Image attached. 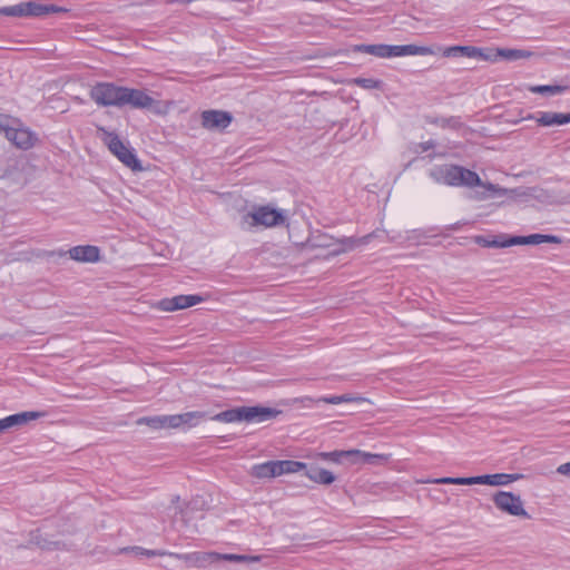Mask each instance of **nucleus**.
<instances>
[{
	"mask_svg": "<svg viewBox=\"0 0 570 570\" xmlns=\"http://www.w3.org/2000/svg\"><path fill=\"white\" fill-rule=\"evenodd\" d=\"M569 88L570 85H538L531 86L529 90L533 94L554 96L563 94Z\"/></svg>",
	"mask_w": 570,
	"mask_h": 570,
	"instance_id": "nucleus-30",
	"label": "nucleus"
},
{
	"mask_svg": "<svg viewBox=\"0 0 570 570\" xmlns=\"http://www.w3.org/2000/svg\"><path fill=\"white\" fill-rule=\"evenodd\" d=\"M498 55L505 60H519L529 58L532 53L521 49H499Z\"/></svg>",
	"mask_w": 570,
	"mask_h": 570,
	"instance_id": "nucleus-33",
	"label": "nucleus"
},
{
	"mask_svg": "<svg viewBox=\"0 0 570 570\" xmlns=\"http://www.w3.org/2000/svg\"><path fill=\"white\" fill-rule=\"evenodd\" d=\"M0 131L17 148L29 150L38 141V135L29 127L24 126L20 119L0 115Z\"/></svg>",
	"mask_w": 570,
	"mask_h": 570,
	"instance_id": "nucleus-2",
	"label": "nucleus"
},
{
	"mask_svg": "<svg viewBox=\"0 0 570 570\" xmlns=\"http://www.w3.org/2000/svg\"><path fill=\"white\" fill-rule=\"evenodd\" d=\"M363 397L354 396L352 394H343V395H330L318 397V402L327 403V404H341V403H351V402H362Z\"/></svg>",
	"mask_w": 570,
	"mask_h": 570,
	"instance_id": "nucleus-31",
	"label": "nucleus"
},
{
	"mask_svg": "<svg viewBox=\"0 0 570 570\" xmlns=\"http://www.w3.org/2000/svg\"><path fill=\"white\" fill-rule=\"evenodd\" d=\"M353 51L375 56L379 58H387V45L385 43L356 45L354 46Z\"/></svg>",
	"mask_w": 570,
	"mask_h": 570,
	"instance_id": "nucleus-29",
	"label": "nucleus"
},
{
	"mask_svg": "<svg viewBox=\"0 0 570 570\" xmlns=\"http://www.w3.org/2000/svg\"><path fill=\"white\" fill-rule=\"evenodd\" d=\"M491 478H492V485L498 487V485H508V484L523 478V475L519 474V473H513V474L494 473V474H491Z\"/></svg>",
	"mask_w": 570,
	"mask_h": 570,
	"instance_id": "nucleus-32",
	"label": "nucleus"
},
{
	"mask_svg": "<svg viewBox=\"0 0 570 570\" xmlns=\"http://www.w3.org/2000/svg\"><path fill=\"white\" fill-rule=\"evenodd\" d=\"M429 177L438 184L451 187H481L482 191H476L478 200L504 197L508 195V188L501 187L492 183H483L480 176L460 165H440L429 170Z\"/></svg>",
	"mask_w": 570,
	"mask_h": 570,
	"instance_id": "nucleus-1",
	"label": "nucleus"
},
{
	"mask_svg": "<svg viewBox=\"0 0 570 570\" xmlns=\"http://www.w3.org/2000/svg\"><path fill=\"white\" fill-rule=\"evenodd\" d=\"M449 121H450L449 119H446V120H445V119H443V120H442V122H441V126H442V127L446 126V125L449 124Z\"/></svg>",
	"mask_w": 570,
	"mask_h": 570,
	"instance_id": "nucleus-42",
	"label": "nucleus"
},
{
	"mask_svg": "<svg viewBox=\"0 0 570 570\" xmlns=\"http://www.w3.org/2000/svg\"><path fill=\"white\" fill-rule=\"evenodd\" d=\"M429 47L416 45H387V58L404 56H426L431 55Z\"/></svg>",
	"mask_w": 570,
	"mask_h": 570,
	"instance_id": "nucleus-14",
	"label": "nucleus"
},
{
	"mask_svg": "<svg viewBox=\"0 0 570 570\" xmlns=\"http://www.w3.org/2000/svg\"><path fill=\"white\" fill-rule=\"evenodd\" d=\"M200 118L202 126L208 130H224L233 121V116L229 111L217 109L204 110Z\"/></svg>",
	"mask_w": 570,
	"mask_h": 570,
	"instance_id": "nucleus-10",
	"label": "nucleus"
},
{
	"mask_svg": "<svg viewBox=\"0 0 570 570\" xmlns=\"http://www.w3.org/2000/svg\"><path fill=\"white\" fill-rule=\"evenodd\" d=\"M250 475L257 479H272L277 476L276 461H267L252 466Z\"/></svg>",
	"mask_w": 570,
	"mask_h": 570,
	"instance_id": "nucleus-26",
	"label": "nucleus"
},
{
	"mask_svg": "<svg viewBox=\"0 0 570 570\" xmlns=\"http://www.w3.org/2000/svg\"><path fill=\"white\" fill-rule=\"evenodd\" d=\"M158 101L154 99L146 90L124 87L122 107L129 106L132 109H155Z\"/></svg>",
	"mask_w": 570,
	"mask_h": 570,
	"instance_id": "nucleus-9",
	"label": "nucleus"
},
{
	"mask_svg": "<svg viewBox=\"0 0 570 570\" xmlns=\"http://www.w3.org/2000/svg\"><path fill=\"white\" fill-rule=\"evenodd\" d=\"M492 500L494 505L502 512L513 517L530 519V514L523 508V502L520 495L508 491H498L493 495Z\"/></svg>",
	"mask_w": 570,
	"mask_h": 570,
	"instance_id": "nucleus-8",
	"label": "nucleus"
},
{
	"mask_svg": "<svg viewBox=\"0 0 570 570\" xmlns=\"http://www.w3.org/2000/svg\"><path fill=\"white\" fill-rule=\"evenodd\" d=\"M204 302L200 295H177L170 298H164L159 302V308L165 312H174L197 305Z\"/></svg>",
	"mask_w": 570,
	"mask_h": 570,
	"instance_id": "nucleus-12",
	"label": "nucleus"
},
{
	"mask_svg": "<svg viewBox=\"0 0 570 570\" xmlns=\"http://www.w3.org/2000/svg\"><path fill=\"white\" fill-rule=\"evenodd\" d=\"M246 422L247 423H262L275 419L281 414L279 410L266 406H246Z\"/></svg>",
	"mask_w": 570,
	"mask_h": 570,
	"instance_id": "nucleus-15",
	"label": "nucleus"
},
{
	"mask_svg": "<svg viewBox=\"0 0 570 570\" xmlns=\"http://www.w3.org/2000/svg\"><path fill=\"white\" fill-rule=\"evenodd\" d=\"M138 424H145L154 430L176 429V415H155L144 416L137 421Z\"/></svg>",
	"mask_w": 570,
	"mask_h": 570,
	"instance_id": "nucleus-21",
	"label": "nucleus"
},
{
	"mask_svg": "<svg viewBox=\"0 0 570 570\" xmlns=\"http://www.w3.org/2000/svg\"><path fill=\"white\" fill-rule=\"evenodd\" d=\"M246 406H238L219 412L209 419L223 423L246 422Z\"/></svg>",
	"mask_w": 570,
	"mask_h": 570,
	"instance_id": "nucleus-24",
	"label": "nucleus"
},
{
	"mask_svg": "<svg viewBox=\"0 0 570 570\" xmlns=\"http://www.w3.org/2000/svg\"><path fill=\"white\" fill-rule=\"evenodd\" d=\"M259 557L256 556H246V554H234V553H218V562L219 561H230V562H257L259 561Z\"/></svg>",
	"mask_w": 570,
	"mask_h": 570,
	"instance_id": "nucleus-34",
	"label": "nucleus"
},
{
	"mask_svg": "<svg viewBox=\"0 0 570 570\" xmlns=\"http://www.w3.org/2000/svg\"><path fill=\"white\" fill-rule=\"evenodd\" d=\"M473 484H488V485H492L491 474H484V475H478V476H468L466 478V485H473Z\"/></svg>",
	"mask_w": 570,
	"mask_h": 570,
	"instance_id": "nucleus-37",
	"label": "nucleus"
},
{
	"mask_svg": "<svg viewBox=\"0 0 570 570\" xmlns=\"http://www.w3.org/2000/svg\"><path fill=\"white\" fill-rule=\"evenodd\" d=\"M286 222L283 210L275 209L268 205L256 206L252 212L242 217L240 226L243 229H249L257 226L266 228L281 226Z\"/></svg>",
	"mask_w": 570,
	"mask_h": 570,
	"instance_id": "nucleus-4",
	"label": "nucleus"
},
{
	"mask_svg": "<svg viewBox=\"0 0 570 570\" xmlns=\"http://www.w3.org/2000/svg\"><path fill=\"white\" fill-rule=\"evenodd\" d=\"M557 472L559 474L570 476V462L559 465L557 469Z\"/></svg>",
	"mask_w": 570,
	"mask_h": 570,
	"instance_id": "nucleus-41",
	"label": "nucleus"
},
{
	"mask_svg": "<svg viewBox=\"0 0 570 570\" xmlns=\"http://www.w3.org/2000/svg\"><path fill=\"white\" fill-rule=\"evenodd\" d=\"M45 415L46 413L40 411H26L6 416L1 419V422L3 423L4 429L8 430L13 426L26 424L29 421L41 419Z\"/></svg>",
	"mask_w": 570,
	"mask_h": 570,
	"instance_id": "nucleus-19",
	"label": "nucleus"
},
{
	"mask_svg": "<svg viewBox=\"0 0 570 570\" xmlns=\"http://www.w3.org/2000/svg\"><path fill=\"white\" fill-rule=\"evenodd\" d=\"M307 468V464L299 461L294 460H277L276 461V469H277V476H281L283 474H291V473H297L302 470L305 471Z\"/></svg>",
	"mask_w": 570,
	"mask_h": 570,
	"instance_id": "nucleus-28",
	"label": "nucleus"
},
{
	"mask_svg": "<svg viewBox=\"0 0 570 570\" xmlns=\"http://www.w3.org/2000/svg\"><path fill=\"white\" fill-rule=\"evenodd\" d=\"M513 246L515 245H539L543 243L560 244L561 238L556 235L531 234L528 236H513Z\"/></svg>",
	"mask_w": 570,
	"mask_h": 570,
	"instance_id": "nucleus-22",
	"label": "nucleus"
},
{
	"mask_svg": "<svg viewBox=\"0 0 570 570\" xmlns=\"http://www.w3.org/2000/svg\"><path fill=\"white\" fill-rule=\"evenodd\" d=\"M106 134V144L108 146V149L128 168H130L132 171H141L142 166L139 159L137 158L134 149L127 147L119 136L115 132H107Z\"/></svg>",
	"mask_w": 570,
	"mask_h": 570,
	"instance_id": "nucleus-6",
	"label": "nucleus"
},
{
	"mask_svg": "<svg viewBox=\"0 0 570 570\" xmlns=\"http://www.w3.org/2000/svg\"><path fill=\"white\" fill-rule=\"evenodd\" d=\"M435 484H459L466 485V478H451L444 476L432 481Z\"/></svg>",
	"mask_w": 570,
	"mask_h": 570,
	"instance_id": "nucleus-38",
	"label": "nucleus"
},
{
	"mask_svg": "<svg viewBox=\"0 0 570 570\" xmlns=\"http://www.w3.org/2000/svg\"><path fill=\"white\" fill-rule=\"evenodd\" d=\"M296 402L302 403L304 406L311 407L314 404H318V399H313L311 396H303L301 399H296Z\"/></svg>",
	"mask_w": 570,
	"mask_h": 570,
	"instance_id": "nucleus-40",
	"label": "nucleus"
},
{
	"mask_svg": "<svg viewBox=\"0 0 570 570\" xmlns=\"http://www.w3.org/2000/svg\"><path fill=\"white\" fill-rule=\"evenodd\" d=\"M305 475L311 481L318 484L328 485L335 481V475L331 471L317 466H307L305 469Z\"/></svg>",
	"mask_w": 570,
	"mask_h": 570,
	"instance_id": "nucleus-25",
	"label": "nucleus"
},
{
	"mask_svg": "<svg viewBox=\"0 0 570 570\" xmlns=\"http://www.w3.org/2000/svg\"><path fill=\"white\" fill-rule=\"evenodd\" d=\"M508 191L509 193L507 196L534 198L541 203H549L551 199L549 191L539 187H521L515 189H508Z\"/></svg>",
	"mask_w": 570,
	"mask_h": 570,
	"instance_id": "nucleus-20",
	"label": "nucleus"
},
{
	"mask_svg": "<svg viewBox=\"0 0 570 570\" xmlns=\"http://www.w3.org/2000/svg\"><path fill=\"white\" fill-rule=\"evenodd\" d=\"M69 10L56 4H43L37 1H23L13 6L0 7V16L18 18H38L52 13H67Z\"/></svg>",
	"mask_w": 570,
	"mask_h": 570,
	"instance_id": "nucleus-3",
	"label": "nucleus"
},
{
	"mask_svg": "<svg viewBox=\"0 0 570 570\" xmlns=\"http://www.w3.org/2000/svg\"><path fill=\"white\" fill-rule=\"evenodd\" d=\"M512 237L507 234L494 236L478 235L474 237V243L484 248H507L513 246Z\"/></svg>",
	"mask_w": 570,
	"mask_h": 570,
	"instance_id": "nucleus-16",
	"label": "nucleus"
},
{
	"mask_svg": "<svg viewBox=\"0 0 570 570\" xmlns=\"http://www.w3.org/2000/svg\"><path fill=\"white\" fill-rule=\"evenodd\" d=\"M175 415H176V429H180V428L191 429V428L199 425L200 422L207 417V412L190 411V412L175 414Z\"/></svg>",
	"mask_w": 570,
	"mask_h": 570,
	"instance_id": "nucleus-23",
	"label": "nucleus"
},
{
	"mask_svg": "<svg viewBox=\"0 0 570 570\" xmlns=\"http://www.w3.org/2000/svg\"><path fill=\"white\" fill-rule=\"evenodd\" d=\"M374 236H375V233H370L362 237L344 236V237L340 238L337 240V243L340 245H342V249H341L342 252H348V250H353L357 247L367 245Z\"/></svg>",
	"mask_w": 570,
	"mask_h": 570,
	"instance_id": "nucleus-27",
	"label": "nucleus"
},
{
	"mask_svg": "<svg viewBox=\"0 0 570 570\" xmlns=\"http://www.w3.org/2000/svg\"><path fill=\"white\" fill-rule=\"evenodd\" d=\"M436 146V142L433 139H430L428 141L420 142L417 145V149L422 153L428 151L430 149H433Z\"/></svg>",
	"mask_w": 570,
	"mask_h": 570,
	"instance_id": "nucleus-39",
	"label": "nucleus"
},
{
	"mask_svg": "<svg viewBox=\"0 0 570 570\" xmlns=\"http://www.w3.org/2000/svg\"><path fill=\"white\" fill-rule=\"evenodd\" d=\"M318 458L331 461L333 463H342L348 461L351 463H375L376 461L385 460L383 454H373L361 450H347V451H332L321 452L317 454Z\"/></svg>",
	"mask_w": 570,
	"mask_h": 570,
	"instance_id": "nucleus-7",
	"label": "nucleus"
},
{
	"mask_svg": "<svg viewBox=\"0 0 570 570\" xmlns=\"http://www.w3.org/2000/svg\"><path fill=\"white\" fill-rule=\"evenodd\" d=\"M528 119H535L538 125L543 127L562 126L570 124V112L539 111L529 116Z\"/></svg>",
	"mask_w": 570,
	"mask_h": 570,
	"instance_id": "nucleus-13",
	"label": "nucleus"
},
{
	"mask_svg": "<svg viewBox=\"0 0 570 570\" xmlns=\"http://www.w3.org/2000/svg\"><path fill=\"white\" fill-rule=\"evenodd\" d=\"M124 86L112 82H97L90 90V98L101 107L122 108Z\"/></svg>",
	"mask_w": 570,
	"mask_h": 570,
	"instance_id": "nucleus-5",
	"label": "nucleus"
},
{
	"mask_svg": "<svg viewBox=\"0 0 570 570\" xmlns=\"http://www.w3.org/2000/svg\"><path fill=\"white\" fill-rule=\"evenodd\" d=\"M354 85L363 89H381L383 86L382 80L375 78H354L352 80Z\"/></svg>",
	"mask_w": 570,
	"mask_h": 570,
	"instance_id": "nucleus-35",
	"label": "nucleus"
},
{
	"mask_svg": "<svg viewBox=\"0 0 570 570\" xmlns=\"http://www.w3.org/2000/svg\"><path fill=\"white\" fill-rule=\"evenodd\" d=\"M131 551L136 553V556H144L147 558L151 557H161V556H169L170 552L161 551V550H149L141 547H134L131 548Z\"/></svg>",
	"mask_w": 570,
	"mask_h": 570,
	"instance_id": "nucleus-36",
	"label": "nucleus"
},
{
	"mask_svg": "<svg viewBox=\"0 0 570 570\" xmlns=\"http://www.w3.org/2000/svg\"><path fill=\"white\" fill-rule=\"evenodd\" d=\"M444 57H466L479 60H487L488 57L480 48L473 46H452L445 48L443 51Z\"/></svg>",
	"mask_w": 570,
	"mask_h": 570,
	"instance_id": "nucleus-18",
	"label": "nucleus"
},
{
	"mask_svg": "<svg viewBox=\"0 0 570 570\" xmlns=\"http://www.w3.org/2000/svg\"><path fill=\"white\" fill-rule=\"evenodd\" d=\"M68 253L73 261L83 263H95L99 261L100 255L99 248L92 245L75 246Z\"/></svg>",
	"mask_w": 570,
	"mask_h": 570,
	"instance_id": "nucleus-17",
	"label": "nucleus"
},
{
	"mask_svg": "<svg viewBox=\"0 0 570 570\" xmlns=\"http://www.w3.org/2000/svg\"><path fill=\"white\" fill-rule=\"evenodd\" d=\"M170 557L184 561L188 567L207 568L218 562V552H189V553H169Z\"/></svg>",
	"mask_w": 570,
	"mask_h": 570,
	"instance_id": "nucleus-11",
	"label": "nucleus"
}]
</instances>
